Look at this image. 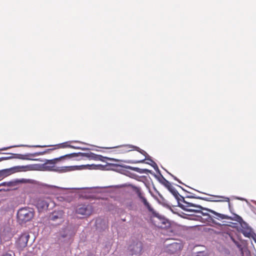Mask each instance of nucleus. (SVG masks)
<instances>
[{
	"mask_svg": "<svg viewBox=\"0 0 256 256\" xmlns=\"http://www.w3.org/2000/svg\"><path fill=\"white\" fill-rule=\"evenodd\" d=\"M98 155V154H96L92 152H90L88 153L78 152L71 153L68 154L67 156H72V158L78 156H80L81 158L86 157L88 158L89 160H97Z\"/></svg>",
	"mask_w": 256,
	"mask_h": 256,
	"instance_id": "ddd939ff",
	"label": "nucleus"
},
{
	"mask_svg": "<svg viewBox=\"0 0 256 256\" xmlns=\"http://www.w3.org/2000/svg\"><path fill=\"white\" fill-rule=\"evenodd\" d=\"M188 193L190 194L188 195H186L185 198H196L198 199V198H199L200 196H197L196 194H192L190 192H188Z\"/></svg>",
	"mask_w": 256,
	"mask_h": 256,
	"instance_id": "473e14b6",
	"label": "nucleus"
},
{
	"mask_svg": "<svg viewBox=\"0 0 256 256\" xmlns=\"http://www.w3.org/2000/svg\"><path fill=\"white\" fill-rule=\"evenodd\" d=\"M96 226L97 230L102 232L108 228V224L106 220L98 218L96 221Z\"/></svg>",
	"mask_w": 256,
	"mask_h": 256,
	"instance_id": "a211bd4d",
	"label": "nucleus"
},
{
	"mask_svg": "<svg viewBox=\"0 0 256 256\" xmlns=\"http://www.w3.org/2000/svg\"><path fill=\"white\" fill-rule=\"evenodd\" d=\"M194 256H207L204 251H200L195 254Z\"/></svg>",
	"mask_w": 256,
	"mask_h": 256,
	"instance_id": "72a5a7b5",
	"label": "nucleus"
},
{
	"mask_svg": "<svg viewBox=\"0 0 256 256\" xmlns=\"http://www.w3.org/2000/svg\"><path fill=\"white\" fill-rule=\"evenodd\" d=\"M120 147H122L123 148L121 150L122 152H130V150H128V148H133L134 150L138 151V152H139L142 155L144 156L145 158H146V156H149L146 153V152H145L144 150L140 149V148H138V147L136 146H134L130 145V144H126V145H124V146H120Z\"/></svg>",
	"mask_w": 256,
	"mask_h": 256,
	"instance_id": "f3484780",
	"label": "nucleus"
},
{
	"mask_svg": "<svg viewBox=\"0 0 256 256\" xmlns=\"http://www.w3.org/2000/svg\"><path fill=\"white\" fill-rule=\"evenodd\" d=\"M90 208L88 205L80 204L76 207V212L82 215H90L91 213Z\"/></svg>",
	"mask_w": 256,
	"mask_h": 256,
	"instance_id": "dca6fc26",
	"label": "nucleus"
},
{
	"mask_svg": "<svg viewBox=\"0 0 256 256\" xmlns=\"http://www.w3.org/2000/svg\"><path fill=\"white\" fill-rule=\"evenodd\" d=\"M213 196L216 197V198H224V202H229V201H230L229 198H227V197L219 196Z\"/></svg>",
	"mask_w": 256,
	"mask_h": 256,
	"instance_id": "e433bc0d",
	"label": "nucleus"
},
{
	"mask_svg": "<svg viewBox=\"0 0 256 256\" xmlns=\"http://www.w3.org/2000/svg\"><path fill=\"white\" fill-rule=\"evenodd\" d=\"M177 182H178V183L180 184H184L180 180L178 179V180H177Z\"/></svg>",
	"mask_w": 256,
	"mask_h": 256,
	"instance_id": "a18cd8bd",
	"label": "nucleus"
},
{
	"mask_svg": "<svg viewBox=\"0 0 256 256\" xmlns=\"http://www.w3.org/2000/svg\"><path fill=\"white\" fill-rule=\"evenodd\" d=\"M66 146H68V148H74V149H82V150H88V148H81L79 146H74L72 145H68Z\"/></svg>",
	"mask_w": 256,
	"mask_h": 256,
	"instance_id": "f704fd0d",
	"label": "nucleus"
},
{
	"mask_svg": "<svg viewBox=\"0 0 256 256\" xmlns=\"http://www.w3.org/2000/svg\"><path fill=\"white\" fill-rule=\"evenodd\" d=\"M159 174L160 176H158L154 174V176L161 184L164 185L167 189L172 186L171 184L163 176L161 173Z\"/></svg>",
	"mask_w": 256,
	"mask_h": 256,
	"instance_id": "aec40b11",
	"label": "nucleus"
},
{
	"mask_svg": "<svg viewBox=\"0 0 256 256\" xmlns=\"http://www.w3.org/2000/svg\"><path fill=\"white\" fill-rule=\"evenodd\" d=\"M86 256H94V254L91 252H88Z\"/></svg>",
	"mask_w": 256,
	"mask_h": 256,
	"instance_id": "c03bdc74",
	"label": "nucleus"
},
{
	"mask_svg": "<svg viewBox=\"0 0 256 256\" xmlns=\"http://www.w3.org/2000/svg\"><path fill=\"white\" fill-rule=\"evenodd\" d=\"M66 144V142H64L62 144L63 148H66V147H67L66 146L68 145V144Z\"/></svg>",
	"mask_w": 256,
	"mask_h": 256,
	"instance_id": "79ce46f5",
	"label": "nucleus"
},
{
	"mask_svg": "<svg viewBox=\"0 0 256 256\" xmlns=\"http://www.w3.org/2000/svg\"><path fill=\"white\" fill-rule=\"evenodd\" d=\"M202 210H204V209L198 208V209H192L190 210V212H194L196 214H199L202 215L204 216H208L210 214L208 212H203Z\"/></svg>",
	"mask_w": 256,
	"mask_h": 256,
	"instance_id": "cd10ccee",
	"label": "nucleus"
},
{
	"mask_svg": "<svg viewBox=\"0 0 256 256\" xmlns=\"http://www.w3.org/2000/svg\"><path fill=\"white\" fill-rule=\"evenodd\" d=\"M61 236H62V238H65V237L66 236V234H62V235Z\"/></svg>",
	"mask_w": 256,
	"mask_h": 256,
	"instance_id": "49530a36",
	"label": "nucleus"
},
{
	"mask_svg": "<svg viewBox=\"0 0 256 256\" xmlns=\"http://www.w3.org/2000/svg\"><path fill=\"white\" fill-rule=\"evenodd\" d=\"M168 172L173 178L174 180H176V181L178 180V178L176 176H174L173 174H170V173Z\"/></svg>",
	"mask_w": 256,
	"mask_h": 256,
	"instance_id": "58836bf2",
	"label": "nucleus"
},
{
	"mask_svg": "<svg viewBox=\"0 0 256 256\" xmlns=\"http://www.w3.org/2000/svg\"><path fill=\"white\" fill-rule=\"evenodd\" d=\"M244 235L248 238H250V232H243Z\"/></svg>",
	"mask_w": 256,
	"mask_h": 256,
	"instance_id": "4c0bfd02",
	"label": "nucleus"
},
{
	"mask_svg": "<svg viewBox=\"0 0 256 256\" xmlns=\"http://www.w3.org/2000/svg\"><path fill=\"white\" fill-rule=\"evenodd\" d=\"M50 202L51 199L48 197L40 198L36 202V206L38 212H41L48 210Z\"/></svg>",
	"mask_w": 256,
	"mask_h": 256,
	"instance_id": "423d86ee",
	"label": "nucleus"
},
{
	"mask_svg": "<svg viewBox=\"0 0 256 256\" xmlns=\"http://www.w3.org/2000/svg\"><path fill=\"white\" fill-rule=\"evenodd\" d=\"M30 235L27 233L22 234L16 242V247L20 250H23L27 246Z\"/></svg>",
	"mask_w": 256,
	"mask_h": 256,
	"instance_id": "9d476101",
	"label": "nucleus"
},
{
	"mask_svg": "<svg viewBox=\"0 0 256 256\" xmlns=\"http://www.w3.org/2000/svg\"><path fill=\"white\" fill-rule=\"evenodd\" d=\"M2 256H12V254H10L6 252V253L4 254L3 255H2Z\"/></svg>",
	"mask_w": 256,
	"mask_h": 256,
	"instance_id": "a19ab883",
	"label": "nucleus"
},
{
	"mask_svg": "<svg viewBox=\"0 0 256 256\" xmlns=\"http://www.w3.org/2000/svg\"><path fill=\"white\" fill-rule=\"evenodd\" d=\"M34 216L33 210L30 208H22L17 212V219L20 224H26L32 220Z\"/></svg>",
	"mask_w": 256,
	"mask_h": 256,
	"instance_id": "f03ea898",
	"label": "nucleus"
},
{
	"mask_svg": "<svg viewBox=\"0 0 256 256\" xmlns=\"http://www.w3.org/2000/svg\"><path fill=\"white\" fill-rule=\"evenodd\" d=\"M68 154H66V155L61 156L58 158H55L52 160H46V162L50 164L51 165H54V164L56 163V162H58V160H60L61 158H72V156H67Z\"/></svg>",
	"mask_w": 256,
	"mask_h": 256,
	"instance_id": "393cba45",
	"label": "nucleus"
},
{
	"mask_svg": "<svg viewBox=\"0 0 256 256\" xmlns=\"http://www.w3.org/2000/svg\"><path fill=\"white\" fill-rule=\"evenodd\" d=\"M43 168L45 170L48 171H52L58 172H66L74 170L73 166L56 168L54 165H51L46 162L43 164Z\"/></svg>",
	"mask_w": 256,
	"mask_h": 256,
	"instance_id": "39448f33",
	"label": "nucleus"
},
{
	"mask_svg": "<svg viewBox=\"0 0 256 256\" xmlns=\"http://www.w3.org/2000/svg\"><path fill=\"white\" fill-rule=\"evenodd\" d=\"M22 180H12V181H10V182H3L1 184H0V186H14L18 184L19 182H22Z\"/></svg>",
	"mask_w": 256,
	"mask_h": 256,
	"instance_id": "5701e85b",
	"label": "nucleus"
},
{
	"mask_svg": "<svg viewBox=\"0 0 256 256\" xmlns=\"http://www.w3.org/2000/svg\"><path fill=\"white\" fill-rule=\"evenodd\" d=\"M108 164L112 165V166H120V167H122V168H126V169H128V170H130L136 172H138L140 174H144V173L148 174V173H150V174H152L153 176H154V172L152 170H149L146 169V168L142 169V168H139L133 167V166H128V165H125V164L117 165V164Z\"/></svg>",
	"mask_w": 256,
	"mask_h": 256,
	"instance_id": "f8f14e48",
	"label": "nucleus"
},
{
	"mask_svg": "<svg viewBox=\"0 0 256 256\" xmlns=\"http://www.w3.org/2000/svg\"><path fill=\"white\" fill-rule=\"evenodd\" d=\"M201 209H204V210L208 212L211 214H213L214 216H212L213 218L214 219H216L218 220H221L223 219H227L230 220H233L237 221L238 222H241L243 221V220L241 216H240L234 214V217L230 216L228 215L222 214L218 212H216V211L212 210L211 209L206 208L202 206Z\"/></svg>",
	"mask_w": 256,
	"mask_h": 256,
	"instance_id": "7ed1b4c3",
	"label": "nucleus"
},
{
	"mask_svg": "<svg viewBox=\"0 0 256 256\" xmlns=\"http://www.w3.org/2000/svg\"><path fill=\"white\" fill-rule=\"evenodd\" d=\"M168 191L174 196V198L178 200V196H180V194L178 190L172 186L168 188Z\"/></svg>",
	"mask_w": 256,
	"mask_h": 256,
	"instance_id": "a878e982",
	"label": "nucleus"
},
{
	"mask_svg": "<svg viewBox=\"0 0 256 256\" xmlns=\"http://www.w3.org/2000/svg\"><path fill=\"white\" fill-rule=\"evenodd\" d=\"M30 166H16L10 168L0 170V178L6 177L16 172L20 171L21 169L29 168Z\"/></svg>",
	"mask_w": 256,
	"mask_h": 256,
	"instance_id": "9b49d317",
	"label": "nucleus"
},
{
	"mask_svg": "<svg viewBox=\"0 0 256 256\" xmlns=\"http://www.w3.org/2000/svg\"><path fill=\"white\" fill-rule=\"evenodd\" d=\"M12 158H14L13 156L1 157V158H0V162L2 160H10V159H12Z\"/></svg>",
	"mask_w": 256,
	"mask_h": 256,
	"instance_id": "c9c22d12",
	"label": "nucleus"
},
{
	"mask_svg": "<svg viewBox=\"0 0 256 256\" xmlns=\"http://www.w3.org/2000/svg\"><path fill=\"white\" fill-rule=\"evenodd\" d=\"M64 212L62 210H55L51 212L48 216L50 220L61 224L64 222Z\"/></svg>",
	"mask_w": 256,
	"mask_h": 256,
	"instance_id": "0eeeda50",
	"label": "nucleus"
},
{
	"mask_svg": "<svg viewBox=\"0 0 256 256\" xmlns=\"http://www.w3.org/2000/svg\"><path fill=\"white\" fill-rule=\"evenodd\" d=\"M104 166L102 164H86L81 166H74V170H80L84 168H88L89 170H104Z\"/></svg>",
	"mask_w": 256,
	"mask_h": 256,
	"instance_id": "2eb2a0df",
	"label": "nucleus"
},
{
	"mask_svg": "<svg viewBox=\"0 0 256 256\" xmlns=\"http://www.w3.org/2000/svg\"><path fill=\"white\" fill-rule=\"evenodd\" d=\"M180 246L179 244L178 243H172L169 245L168 248V250L169 251H171L172 252H176L177 250L180 249Z\"/></svg>",
	"mask_w": 256,
	"mask_h": 256,
	"instance_id": "b1692460",
	"label": "nucleus"
},
{
	"mask_svg": "<svg viewBox=\"0 0 256 256\" xmlns=\"http://www.w3.org/2000/svg\"><path fill=\"white\" fill-rule=\"evenodd\" d=\"M142 249V243L140 241L134 242L128 247V250L132 255L140 254Z\"/></svg>",
	"mask_w": 256,
	"mask_h": 256,
	"instance_id": "1a4fd4ad",
	"label": "nucleus"
},
{
	"mask_svg": "<svg viewBox=\"0 0 256 256\" xmlns=\"http://www.w3.org/2000/svg\"><path fill=\"white\" fill-rule=\"evenodd\" d=\"M81 158H78L77 160H80Z\"/></svg>",
	"mask_w": 256,
	"mask_h": 256,
	"instance_id": "3c124183",
	"label": "nucleus"
},
{
	"mask_svg": "<svg viewBox=\"0 0 256 256\" xmlns=\"http://www.w3.org/2000/svg\"><path fill=\"white\" fill-rule=\"evenodd\" d=\"M176 186L179 188H182V190H184V192H188L187 190H186L184 188L182 187L181 186L178 185V184H176Z\"/></svg>",
	"mask_w": 256,
	"mask_h": 256,
	"instance_id": "ea45409f",
	"label": "nucleus"
},
{
	"mask_svg": "<svg viewBox=\"0 0 256 256\" xmlns=\"http://www.w3.org/2000/svg\"><path fill=\"white\" fill-rule=\"evenodd\" d=\"M226 254H230V250H227L226 252Z\"/></svg>",
	"mask_w": 256,
	"mask_h": 256,
	"instance_id": "de8ad7c7",
	"label": "nucleus"
},
{
	"mask_svg": "<svg viewBox=\"0 0 256 256\" xmlns=\"http://www.w3.org/2000/svg\"><path fill=\"white\" fill-rule=\"evenodd\" d=\"M118 146H115L114 148H118Z\"/></svg>",
	"mask_w": 256,
	"mask_h": 256,
	"instance_id": "603ef678",
	"label": "nucleus"
},
{
	"mask_svg": "<svg viewBox=\"0 0 256 256\" xmlns=\"http://www.w3.org/2000/svg\"><path fill=\"white\" fill-rule=\"evenodd\" d=\"M153 188L156 192L158 195L160 199L158 198L150 190L149 192L151 196L158 202L159 204H161L164 207L169 209L170 211L174 213L173 210L172 208L168 204V201L163 197L162 194L156 190V188L154 186Z\"/></svg>",
	"mask_w": 256,
	"mask_h": 256,
	"instance_id": "6e6552de",
	"label": "nucleus"
},
{
	"mask_svg": "<svg viewBox=\"0 0 256 256\" xmlns=\"http://www.w3.org/2000/svg\"><path fill=\"white\" fill-rule=\"evenodd\" d=\"M47 146H40V145H26V144H20L18 146H13L8 147H4L0 148V150H6L9 148H14V147H28V148H44Z\"/></svg>",
	"mask_w": 256,
	"mask_h": 256,
	"instance_id": "412c9836",
	"label": "nucleus"
},
{
	"mask_svg": "<svg viewBox=\"0 0 256 256\" xmlns=\"http://www.w3.org/2000/svg\"><path fill=\"white\" fill-rule=\"evenodd\" d=\"M12 154L14 155V158H18L23 160H25V158L24 157V154Z\"/></svg>",
	"mask_w": 256,
	"mask_h": 256,
	"instance_id": "2f4dec72",
	"label": "nucleus"
},
{
	"mask_svg": "<svg viewBox=\"0 0 256 256\" xmlns=\"http://www.w3.org/2000/svg\"><path fill=\"white\" fill-rule=\"evenodd\" d=\"M197 214L196 216H202L200 214ZM190 216H192V218H195V216H194L195 215H194V214H190Z\"/></svg>",
	"mask_w": 256,
	"mask_h": 256,
	"instance_id": "37998d69",
	"label": "nucleus"
},
{
	"mask_svg": "<svg viewBox=\"0 0 256 256\" xmlns=\"http://www.w3.org/2000/svg\"><path fill=\"white\" fill-rule=\"evenodd\" d=\"M150 156H146V158L141 160H126L123 162L128 164H139V163H145L146 162V160H150Z\"/></svg>",
	"mask_w": 256,
	"mask_h": 256,
	"instance_id": "4be33fe9",
	"label": "nucleus"
},
{
	"mask_svg": "<svg viewBox=\"0 0 256 256\" xmlns=\"http://www.w3.org/2000/svg\"><path fill=\"white\" fill-rule=\"evenodd\" d=\"M254 203L255 204H256V201H253Z\"/></svg>",
	"mask_w": 256,
	"mask_h": 256,
	"instance_id": "8fccbe9b",
	"label": "nucleus"
},
{
	"mask_svg": "<svg viewBox=\"0 0 256 256\" xmlns=\"http://www.w3.org/2000/svg\"><path fill=\"white\" fill-rule=\"evenodd\" d=\"M134 190L140 202L143 203L144 205L148 209V212L152 213L154 217L158 218L161 221L162 224L166 225V224L168 223V219L166 218L160 214L152 207L151 205L144 196V194L142 192L140 188L135 186Z\"/></svg>",
	"mask_w": 256,
	"mask_h": 256,
	"instance_id": "f257e3e1",
	"label": "nucleus"
},
{
	"mask_svg": "<svg viewBox=\"0 0 256 256\" xmlns=\"http://www.w3.org/2000/svg\"><path fill=\"white\" fill-rule=\"evenodd\" d=\"M198 198L199 200H204L208 201V202H221V201H222V200H211L210 198H206V197L199 196V198Z\"/></svg>",
	"mask_w": 256,
	"mask_h": 256,
	"instance_id": "7c9ffc66",
	"label": "nucleus"
},
{
	"mask_svg": "<svg viewBox=\"0 0 256 256\" xmlns=\"http://www.w3.org/2000/svg\"><path fill=\"white\" fill-rule=\"evenodd\" d=\"M105 160H110L115 161V162L119 161V160H116V159H114L113 158H110L106 157V156H104L102 155H99V154L98 155L97 160H100L101 162H104Z\"/></svg>",
	"mask_w": 256,
	"mask_h": 256,
	"instance_id": "c756f323",
	"label": "nucleus"
},
{
	"mask_svg": "<svg viewBox=\"0 0 256 256\" xmlns=\"http://www.w3.org/2000/svg\"><path fill=\"white\" fill-rule=\"evenodd\" d=\"M255 236H256V238H254V242L256 243V235H255Z\"/></svg>",
	"mask_w": 256,
	"mask_h": 256,
	"instance_id": "09e8293b",
	"label": "nucleus"
},
{
	"mask_svg": "<svg viewBox=\"0 0 256 256\" xmlns=\"http://www.w3.org/2000/svg\"><path fill=\"white\" fill-rule=\"evenodd\" d=\"M194 218H190V220H198L202 222H207L208 223H212L216 225L220 226V224L216 222L213 217L209 214L208 216L202 218L201 216H194Z\"/></svg>",
	"mask_w": 256,
	"mask_h": 256,
	"instance_id": "4468645a",
	"label": "nucleus"
},
{
	"mask_svg": "<svg viewBox=\"0 0 256 256\" xmlns=\"http://www.w3.org/2000/svg\"><path fill=\"white\" fill-rule=\"evenodd\" d=\"M54 150V148H50L46 150H45L42 152H36L32 154L27 153L24 154V157L25 158V160H35L34 159L32 158L31 157L42 156L48 152Z\"/></svg>",
	"mask_w": 256,
	"mask_h": 256,
	"instance_id": "6ab92c4d",
	"label": "nucleus"
},
{
	"mask_svg": "<svg viewBox=\"0 0 256 256\" xmlns=\"http://www.w3.org/2000/svg\"><path fill=\"white\" fill-rule=\"evenodd\" d=\"M150 162H146V164L150 165L154 170L158 172V174H160V170L158 169V168L156 164L150 158Z\"/></svg>",
	"mask_w": 256,
	"mask_h": 256,
	"instance_id": "bb28decb",
	"label": "nucleus"
},
{
	"mask_svg": "<svg viewBox=\"0 0 256 256\" xmlns=\"http://www.w3.org/2000/svg\"><path fill=\"white\" fill-rule=\"evenodd\" d=\"M176 200L178 202L177 206L186 212H190V210H191V208H188L190 206L198 208H202V206L200 205L194 204L192 202H190L186 201L184 200V197L180 194V196H178V200Z\"/></svg>",
	"mask_w": 256,
	"mask_h": 256,
	"instance_id": "20e7f679",
	"label": "nucleus"
},
{
	"mask_svg": "<svg viewBox=\"0 0 256 256\" xmlns=\"http://www.w3.org/2000/svg\"><path fill=\"white\" fill-rule=\"evenodd\" d=\"M44 188L46 189H48V192L50 194H53V190L56 188H59V187L53 186V185H48L47 184H44Z\"/></svg>",
	"mask_w": 256,
	"mask_h": 256,
	"instance_id": "c85d7f7f",
	"label": "nucleus"
}]
</instances>
